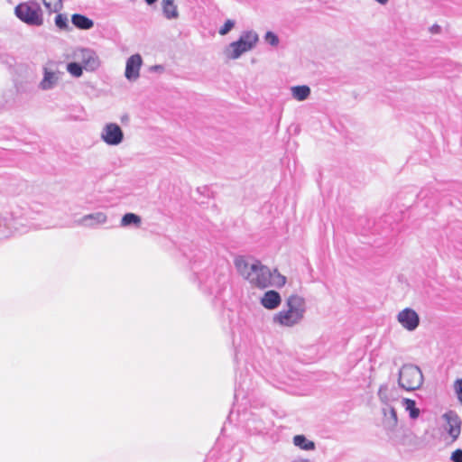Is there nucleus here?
Here are the masks:
<instances>
[{
	"instance_id": "28",
	"label": "nucleus",
	"mask_w": 462,
	"mask_h": 462,
	"mask_svg": "<svg viewBox=\"0 0 462 462\" xmlns=\"http://www.w3.org/2000/svg\"><path fill=\"white\" fill-rule=\"evenodd\" d=\"M452 462H462V449L457 448L452 454L450 457Z\"/></svg>"
},
{
	"instance_id": "5",
	"label": "nucleus",
	"mask_w": 462,
	"mask_h": 462,
	"mask_svg": "<svg viewBox=\"0 0 462 462\" xmlns=\"http://www.w3.org/2000/svg\"><path fill=\"white\" fill-rule=\"evenodd\" d=\"M15 15L23 23L32 26H41L43 23L42 12L36 2L18 5L14 9Z\"/></svg>"
},
{
	"instance_id": "4",
	"label": "nucleus",
	"mask_w": 462,
	"mask_h": 462,
	"mask_svg": "<svg viewBox=\"0 0 462 462\" xmlns=\"http://www.w3.org/2000/svg\"><path fill=\"white\" fill-rule=\"evenodd\" d=\"M423 383V375L420 369L414 365H403L399 371L398 383L406 391L419 389Z\"/></svg>"
},
{
	"instance_id": "14",
	"label": "nucleus",
	"mask_w": 462,
	"mask_h": 462,
	"mask_svg": "<svg viewBox=\"0 0 462 462\" xmlns=\"http://www.w3.org/2000/svg\"><path fill=\"white\" fill-rule=\"evenodd\" d=\"M282 302L281 295L278 291H267L261 299V304L267 310L277 309Z\"/></svg>"
},
{
	"instance_id": "13",
	"label": "nucleus",
	"mask_w": 462,
	"mask_h": 462,
	"mask_svg": "<svg viewBox=\"0 0 462 462\" xmlns=\"http://www.w3.org/2000/svg\"><path fill=\"white\" fill-rule=\"evenodd\" d=\"M252 50L250 44H245L244 41L238 39L236 42H233L229 44L226 50V56L229 59H238L243 53Z\"/></svg>"
},
{
	"instance_id": "20",
	"label": "nucleus",
	"mask_w": 462,
	"mask_h": 462,
	"mask_svg": "<svg viewBox=\"0 0 462 462\" xmlns=\"http://www.w3.org/2000/svg\"><path fill=\"white\" fill-rule=\"evenodd\" d=\"M142 223L141 217L134 213H125L121 219L122 226H139Z\"/></svg>"
},
{
	"instance_id": "1",
	"label": "nucleus",
	"mask_w": 462,
	"mask_h": 462,
	"mask_svg": "<svg viewBox=\"0 0 462 462\" xmlns=\"http://www.w3.org/2000/svg\"><path fill=\"white\" fill-rule=\"evenodd\" d=\"M235 265L241 275L253 286L265 289L270 286L282 287L286 283V277L275 269L273 272L259 261L248 262L244 257H237Z\"/></svg>"
},
{
	"instance_id": "27",
	"label": "nucleus",
	"mask_w": 462,
	"mask_h": 462,
	"mask_svg": "<svg viewBox=\"0 0 462 462\" xmlns=\"http://www.w3.org/2000/svg\"><path fill=\"white\" fill-rule=\"evenodd\" d=\"M455 391L458 401L462 403V379H457L455 382Z\"/></svg>"
},
{
	"instance_id": "33",
	"label": "nucleus",
	"mask_w": 462,
	"mask_h": 462,
	"mask_svg": "<svg viewBox=\"0 0 462 462\" xmlns=\"http://www.w3.org/2000/svg\"><path fill=\"white\" fill-rule=\"evenodd\" d=\"M439 28V27L438 25H434V26L432 27V31L437 32V30H438Z\"/></svg>"
},
{
	"instance_id": "9",
	"label": "nucleus",
	"mask_w": 462,
	"mask_h": 462,
	"mask_svg": "<svg viewBox=\"0 0 462 462\" xmlns=\"http://www.w3.org/2000/svg\"><path fill=\"white\" fill-rule=\"evenodd\" d=\"M143 65L142 56L138 53L130 56L125 64V77L129 81H135L140 77V69Z\"/></svg>"
},
{
	"instance_id": "31",
	"label": "nucleus",
	"mask_w": 462,
	"mask_h": 462,
	"mask_svg": "<svg viewBox=\"0 0 462 462\" xmlns=\"http://www.w3.org/2000/svg\"><path fill=\"white\" fill-rule=\"evenodd\" d=\"M145 3L149 5H152L153 4H155L158 0H144Z\"/></svg>"
},
{
	"instance_id": "16",
	"label": "nucleus",
	"mask_w": 462,
	"mask_h": 462,
	"mask_svg": "<svg viewBox=\"0 0 462 462\" xmlns=\"http://www.w3.org/2000/svg\"><path fill=\"white\" fill-rule=\"evenodd\" d=\"M162 6L163 14L167 19L171 20L179 17V12L174 5V0H162Z\"/></svg>"
},
{
	"instance_id": "32",
	"label": "nucleus",
	"mask_w": 462,
	"mask_h": 462,
	"mask_svg": "<svg viewBox=\"0 0 462 462\" xmlns=\"http://www.w3.org/2000/svg\"><path fill=\"white\" fill-rule=\"evenodd\" d=\"M375 1L381 5H385L389 0H375Z\"/></svg>"
},
{
	"instance_id": "2",
	"label": "nucleus",
	"mask_w": 462,
	"mask_h": 462,
	"mask_svg": "<svg viewBox=\"0 0 462 462\" xmlns=\"http://www.w3.org/2000/svg\"><path fill=\"white\" fill-rule=\"evenodd\" d=\"M67 59L71 61L67 63L66 69L74 78H80L84 70L94 72L101 65L97 53L87 47L72 48L67 54Z\"/></svg>"
},
{
	"instance_id": "6",
	"label": "nucleus",
	"mask_w": 462,
	"mask_h": 462,
	"mask_svg": "<svg viewBox=\"0 0 462 462\" xmlns=\"http://www.w3.org/2000/svg\"><path fill=\"white\" fill-rule=\"evenodd\" d=\"M100 137L107 145L116 146L124 141V132L117 124L108 123L104 125Z\"/></svg>"
},
{
	"instance_id": "30",
	"label": "nucleus",
	"mask_w": 462,
	"mask_h": 462,
	"mask_svg": "<svg viewBox=\"0 0 462 462\" xmlns=\"http://www.w3.org/2000/svg\"><path fill=\"white\" fill-rule=\"evenodd\" d=\"M291 462H310V461L307 458H297V459L292 460Z\"/></svg>"
},
{
	"instance_id": "21",
	"label": "nucleus",
	"mask_w": 462,
	"mask_h": 462,
	"mask_svg": "<svg viewBox=\"0 0 462 462\" xmlns=\"http://www.w3.org/2000/svg\"><path fill=\"white\" fill-rule=\"evenodd\" d=\"M241 41H244L245 44H250V48L253 49L257 43L259 38L258 34L254 31H245L239 37Z\"/></svg>"
},
{
	"instance_id": "22",
	"label": "nucleus",
	"mask_w": 462,
	"mask_h": 462,
	"mask_svg": "<svg viewBox=\"0 0 462 462\" xmlns=\"http://www.w3.org/2000/svg\"><path fill=\"white\" fill-rule=\"evenodd\" d=\"M49 13H58L62 8V0H42Z\"/></svg>"
},
{
	"instance_id": "19",
	"label": "nucleus",
	"mask_w": 462,
	"mask_h": 462,
	"mask_svg": "<svg viewBox=\"0 0 462 462\" xmlns=\"http://www.w3.org/2000/svg\"><path fill=\"white\" fill-rule=\"evenodd\" d=\"M293 444L302 450H314L315 443L308 439L304 435H296L293 437Z\"/></svg>"
},
{
	"instance_id": "25",
	"label": "nucleus",
	"mask_w": 462,
	"mask_h": 462,
	"mask_svg": "<svg viewBox=\"0 0 462 462\" xmlns=\"http://www.w3.org/2000/svg\"><path fill=\"white\" fill-rule=\"evenodd\" d=\"M264 39L272 46H277L279 43L278 36L273 32H267L265 33Z\"/></svg>"
},
{
	"instance_id": "12",
	"label": "nucleus",
	"mask_w": 462,
	"mask_h": 462,
	"mask_svg": "<svg viewBox=\"0 0 462 462\" xmlns=\"http://www.w3.org/2000/svg\"><path fill=\"white\" fill-rule=\"evenodd\" d=\"M60 79L59 72L52 71L48 68L43 69V78L39 84L42 90H51L54 88Z\"/></svg>"
},
{
	"instance_id": "24",
	"label": "nucleus",
	"mask_w": 462,
	"mask_h": 462,
	"mask_svg": "<svg viewBox=\"0 0 462 462\" xmlns=\"http://www.w3.org/2000/svg\"><path fill=\"white\" fill-rule=\"evenodd\" d=\"M388 387L387 385H381L378 390V397L383 403L388 404L389 397L387 395Z\"/></svg>"
},
{
	"instance_id": "18",
	"label": "nucleus",
	"mask_w": 462,
	"mask_h": 462,
	"mask_svg": "<svg viewBox=\"0 0 462 462\" xmlns=\"http://www.w3.org/2000/svg\"><path fill=\"white\" fill-rule=\"evenodd\" d=\"M291 95L298 101L306 100L310 95V88L307 85L295 86L291 88Z\"/></svg>"
},
{
	"instance_id": "23",
	"label": "nucleus",
	"mask_w": 462,
	"mask_h": 462,
	"mask_svg": "<svg viewBox=\"0 0 462 462\" xmlns=\"http://www.w3.org/2000/svg\"><path fill=\"white\" fill-rule=\"evenodd\" d=\"M55 25L60 30H70L68 17L63 14H58L56 15Z\"/></svg>"
},
{
	"instance_id": "8",
	"label": "nucleus",
	"mask_w": 462,
	"mask_h": 462,
	"mask_svg": "<svg viewBox=\"0 0 462 462\" xmlns=\"http://www.w3.org/2000/svg\"><path fill=\"white\" fill-rule=\"evenodd\" d=\"M398 322L407 330H415L420 324V317L415 310L406 308L397 315Z\"/></svg>"
},
{
	"instance_id": "26",
	"label": "nucleus",
	"mask_w": 462,
	"mask_h": 462,
	"mask_svg": "<svg viewBox=\"0 0 462 462\" xmlns=\"http://www.w3.org/2000/svg\"><path fill=\"white\" fill-rule=\"evenodd\" d=\"M235 26V22L232 20H226L224 25L219 29V33L221 35L227 34L232 28Z\"/></svg>"
},
{
	"instance_id": "29",
	"label": "nucleus",
	"mask_w": 462,
	"mask_h": 462,
	"mask_svg": "<svg viewBox=\"0 0 462 462\" xmlns=\"http://www.w3.org/2000/svg\"><path fill=\"white\" fill-rule=\"evenodd\" d=\"M149 70L151 72L162 73L164 71V67L162 65H153V66L150 67Z\"/></svg>"
},
{
	"instance_id": "7",
	"label": "nucleus",
	"mask_w": 462,
	"mask_h": 462,
	"mask_svg": "<svg viewBox=\"0 0 462 462\" xmlns=\"http://www.w3.org/2000/svg\"><path fill=\"white\" fill-rule=\"evenodd\" d=\"M446 421L445 430L448 433L452 441L457 439L461 432V420L459 416L453 411H449L443 414Z\"/></svg>"
},
{
	"instance_id": "10",
	"label": "nucleus",
	"mask_w": 462,
	"mask_h": 462,
	"mask_svg": "<svg viewBox=\"0 0 462 462\" xmlns=\"http://www.w3.org/2000/svg\"><path fill=\"white\" fill-rule=\"evenodd\" d=\"M107 216L106 213L98 211L83 216L78 220V224L86 227H96L98 225L106 223Z\"/></svg>"
},
{
	"instance_id": "11",
	"label": "nucleus",
	"mask_w": 462,
	"mask_h": 462,
	"mask_svg": "<svg viewBox=\"0 0 462 462\" xmlns=\"http://www.w3.org/2000/svg\"><path fill=\"white\" fill-rule=\"evenodd\" d=\"M383 415V425L387 431H394L398 425V417L395 409L390 404L382 408Z\"/></svg>"
},
{
	"instance_id": "3",
	"label": "nucleus",
	"mask_w": 462,
	"mask_h": 462,
	"mask_svg": "<svg viewBox=\"0 0 462 462\" xmlns=\"http://www.w3.org/2000/svg\"><path fill=\"white\" fill-rule=\"evenodd\" d=\"M305 312L304 298L293 294L286 299L284 308L273 315V323L281 327L292 328L301 322Z\"/></svg>"
},
{
	"instance_id": "17",
	"label": "nucleus",
	"mask_w": 462,
	"mask_h": 462,
	"mask_svg": "<svg viewBox=\"0 0 462 462\" xmlns=\"http://www.w3.org/2000/svg\"><path fill=\"white\" fill-rule=\"evenodd\" d=\"M402 405L409 413V416L411 420H416L420 416V409L416 407V402L414 400L403 398L402 400Z\"/></svg>"
},
{
	"instance_id": "15",
	"label": "nucleus",
	"mask_w": 462,
	"mask_h": 462,
	"mask_svg": "<svg viewBox=\"0 0 462 462\" xmlns=\"http://www.w3.org/2000/svg\"><path fill=\"white\" fill-rule=\"evenodd\" d=\"M71 23L76 28L79 30H89L94 26L93 20L80 14H72Z\"/></svg>"
}]
</instances>
